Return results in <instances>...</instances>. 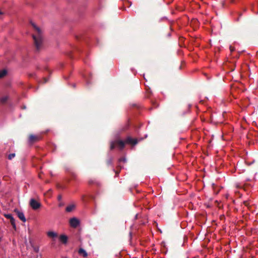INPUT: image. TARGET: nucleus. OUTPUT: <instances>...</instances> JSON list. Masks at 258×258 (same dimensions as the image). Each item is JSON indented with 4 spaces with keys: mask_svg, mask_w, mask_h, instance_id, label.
<instances>
[{
    "mask_svg": "<svg viewBox=\"0 0 258 258\" xmlns=\"http://www.w3.org/2000/svg\"><path fill=\"white\" fill-rule=\"evenodd\" d=\"M230 48L231 51L233 50V49H231V46H230Z\"/></svg>",
    "mask_w": 258,
    "mask_h": 258,
    "instance_id": "obj_24",
    "label": "nucleus"
},
{
    "mask_svg": "<svg viewBox=\"0 0 258 258\" xmlns=\"http://www.w3.org/2000/svg\"><path fill=\"white\" fill-rule=\"evenodd\" d=\"M138 140L137 139H133L130 137H128L124 141L122 140H117L111 142L110 144V149L112 150L116 146L119 148L120 149H122L125 145V144L131 145H136L138 143Z\"/></svg>",
    "mask_w": 258,
    "mask_h": 258,
    "instance_id": "obj_1",
    "label": "nucleus"
},
{
    "mask_svg": "<svg viewBox=\"0 0 258 258\" xmlns=\"http://www.w3.org/2000/svg\"><path fill=\"white\" fill-rule=\"evenodd\" d=\"M93 183V181H89V183H90V184H91V183Z\"/></svg>",
    "mask_w": 258,
    "mask_h": 258,
    "instance_id": "obj_22",
    "label": "nucleus"
},
{
    "mask_svg": "<svg viewBox=\"0 0 258 258\" xmlns=\"http://www.w3.org/2000/svg\"><path fill=\"white\" fill-rule=\"evenodd\" d=\"M75 208V206L73 205H70L66 207V210L68 212H71Z\"/></svg>",
    "mask_w": 258,
    "mask_h": 258,
    "instance_id": "obj_12",
    "label": "nucleus"
},
{
    "mask_svg": "<svg viewBox=\"0 0 258 258\" xmlns=\"http://www.w3.org/2000/svg\"><path fill=\"white\" fill-rule=\"evenodd\" d=\"M47 235L50 238H54L57 237V234L53 231H49L47 232Z\"/></svg>",
    "mask_w": 258,
    "mask_h": 258,
    "instance_id": "obj_7",
    "label": "nucleus"
},
{
    "mask_svg": "<svg viewBox=\"0 0 258 258\" xmlns=\"http://www.w3.org/2000/svg\"><path fill=\"white\" fill-rule=\"evenodd\" d=\"M5 216L6 218L10 219L12 225L13 226V228L15 229L16 228L15 220L14 218H13L12 215L9 214H6Z\"/></svg>",
    "mask_w": 258,
    "mask_h": 258,
    "instance_id": "obj_5",
    "label": "nucleus"
},
{
    "mask_svg": "<svg viewBox=\"0 0 258 258\" xmlns=\"http://www.w3.org/2000/svg\"><path fill=\"white\" fill-rule=\"evenodd\" d=\"M2 14V13L1 11H0V15Z\"/></svg>",
    "mask_w": 258,
    "mask_h": 258,
    "instance_id": "obj_26",
    "label": "nucleus"
},
{
    "mask_svg": "<svg viewBox=\"0 0 258 258\" xmlns=\"http://www.w3.org/2000/svg\"><path fill=\"white\" fill-rule=\"evenodd\" d=\"M47 82L46 80V79H45L44 82L45 83V82Z\"/></svg>",
    "mask_w": 258,
    "mask_h": 258,
    "instance_id": "obj_25",
    "label": "nucleus"
},
{
    "mask_svg": "<svg viewBox=\"0 0 258 258\" xmlns=\"http://www.w3.org/2000/svg\"><path fill=\"white\" fill-rule=\"evenodd\" d=\"M138 214H136V216H135V219H137V218H138Z\"/></svg>",
    "mask_w": 258,
    "mask_h": 258,
    "instance_id": "obj_21",
    "label": "nucleus"
},
{
    "mask_svg": "<svg viewBox=\"0 0 258 258\" xmlns=\"http://www.w3.org/2000/svg\"><path fill=\"white\" fill-rule=\"evenodd\" d=\"M118 162L120 163V162H126V159L124 157H122V158H120L119 160H118Z\"/></svg>",
    "mask_w": 258,
    "mask_h": 258,
    "instance_id": "obj_16",
    "label": "nucleus"
},
{
    "mask_svg": "<svg viewBox=\"0 0 258 258\" xmlns=\"http://www.w3.org/2000/svg\"><path fill=\"white\" fill-rule=\"evenodd\" d=\"M31 24L35 31V33L32 35V37L35 46L37 49L39 50L41 47L43 40L41 31L34 23L31 22Z\"/></svg>",
    "mask_w": 258,
    "mask_h": 258,
    "instance_id": "obj_2",
    "label": "nucleus"
},
{
    "mask_svg": "<svg viewBox=\"0 0 258 258\" xmlns=\"http://www.w3.org/2000/svg\"><path fill=\"white\" fill-rule=\"evenodd\" d=\"M61 196H60V195H59V196H58V200H61Z\"/></svg>",
    "mask_w": 258,
    "mask_h": 258,
    "instance_id": "obj_20",
    "label": "nucleus"
},
{
    "mask_svg": "<svg viewBox=\"0 0 258 258\" xmlns=\"http://www.w3.org/2000/svg\"><path fill=\"white\" fill-rule=\"evenodd\" d=\"M70 224L73 228L77 227L80 224L79 220L76 218H72L70 220Z\"/></svg>",
    "mask_w": 258,
    "mask_h": 258,
    "instance_id": "obj_4",
    "label": "nucleus"
},
{
    "mask_svg": "<svg viewBox=\"0 0 258 258\" xmlns=\"http://www.w3.org/2000/svg\"><path fill=\"white\" fill-rule=\"evenodd\" d=\"M59 239L60 241L64 244L67 243L68 241V237L66 235H60Z\"/></svg>",
    "mask_w": 258,
    "mask_h": 258,
    "instance_id": "obj_8",
    "label": "nucleus"
},
{
    "mask_svg": "<svg viewBox=\"0 0 258 258\" xmlns=\"http://www.w3.org/2000/svg\"><path fill=\"white\" fill-rule=\"evenodd\" d=\"M81 200L84 203H86L87 202V200L86 198V197L85 195H83L81 197Z\"/></svg>",
    "mask_w": 258,
    "mask_h": 258,
    "instance_id": "obj_15",
    "label": "nucleus"
},
{
    "mask_svg": "<svg viewBox=\"0 0 258 258\" xmlns=\"http://www.w3.org/2000/svg\"><path fill=\"white\" fill-rule=\"evenodd\" d=\"M115 174L116 175L118 174V172H117V171L115 172Z\"/></svg>",
    "mask_w": 258,
    "mask_h": 258,
    "instance_id": "obj_23",
    "label": "nucleus"
},
{
    "mask_svg": "<svg viewBox=\"0 0 258 258\" xmlns=\"http://www.w3.org/2000/svg\"><path fill=\"white\" fill-rule=\"evenodd\" d=\"M29 204L32 209L34 210L38 209L41 206V204L34 199H31L30 200Z\"/></svg>",
    "mask_w": 258,
    "mask_h": 258,
    "instance_id": "obj_3",
    "label": "nucleus"
},
{
    "mask_svg": "<svg viewBox=\"0 0 258 258\" xmlns=\"http://www.w3.org/2000/svg\"><path fill=\"white\" fill-rule=\"evenodd\" d=\"M78 252L80 254L83 255L84 257H86L88 255V254L86 250L82 248L79 249Z\"/></svg>",
    "mask_w": 258,
    "mask_h": 258,
    "instance_id": "obj_9",
    "label": "nucleus"
},
{
    "mask_svg": "<svg viewBox=\"0 0 258 258\" xmlns=\"http://www.w3.org/2000/svg\"><path fill=\"white\" fill-rule=\"evenodd\" d=\"M15 212L17 213L18 217L23 222H25L26 221V219L25 218V215L24 213L22 212H20L18 210H15Z\"/></svg>",
    "mask_w": 258,
    "mask_h": 258,
    "instance_id": "obj_6",
    "label": "nucleus"
},
{
    "mask_svg": "<svg viewBox=\"0 0 258 258\" xmlns=\"http://www.w3.org/2000/svg\"><path fill=\"white\" fill-rule=\"evenodd\" d=\"M15 157V153H11L8 155V158L9 160H12Z\"/></svg>",
    "mask_w": 258,
    "mask_h": 258,
    "instance_id": "obj_14",
    "label": "nucleus"
},
{
    "mask_svg": "<svg viewBox=\"0 0 258 258\" xmlns=\"http://www.w3.org/2000/svg\"><path fill=\"white\" fill-rule=\"evenodd\" d=\"M83 77L86 80V83H87V84H88L89 83V82L88 80L87 75L86 74H84L83 75Z\"/></svg>",
    "mask_w": 258,
    "mask_h": 258,
    "instance_id": "obj_17",
    "label": "nucleus"
},
{
    "mask_svg": "<svg viewBox=\"0 0 258 258\" xmlns=\"http://www.w3.org/2000/svg\"><path fill=\"white\" fill-rule=\"evenodd\" d=\"M38 139V137L34 135H30L29 137V141L31 142H34V141Z\"/></svg>",
    "mask_w": 258,
    "mask_h": 258,
    "instance_id": "obj_11",
    "label": "nucleus"
},
{
    "mask_svg": "<svg viewBox=\"0 0 258 258\" xmlns=\"http://www.w3.org/2000/svg\"><path fill=\"white\" fill-rule=\"evenodd\" d=\"M112 163V159H110L109 160H108L107 161V164L108 165H111Z\"/></svg>",
    "mask_w": 258,
    "mask_h": 258,
    "instance_id": "obj_18",
    "label": "nucleus"
},
{
    "mask_svg": "<svg viewBox=\"0 0 258 258\" xmlns=\"http://www.w3.org/2000/svg\"><path fill=\"white\" fill-rule=\"evenodd\" d=\"M7 74V71L5 70L0 71V78L4 77Z\"/></svg>",
    "mask_w": 258,
    "mask_h": 258,
    "instance_id": "obj_13",
    "label": "nucleus"
},
{
    "mask_svg": "<svg viewBox=\"0 0 258 258\" xmlns=\"http://www.w3.org/2000/svg\"><path fill=\"white\" fill-rule=\"evenodd\" d=\"M8 98L9 97L8 96H3L2 98H0V103H2V104L5 103L7 102V101L8 100Z\"/></svg>",
    "mask_w": 258,
    "mask_h": 258,
    "instance_id": "obj_10",
    "label": "nucleus"
},
{
    "mask_svg": "<svg viewBox=\"0 0 258 258\" xmlns=\"http://www.w3.org/2000/svg\"><path fill=\"white\" fill-rule=\"evenodd\" d=\"M34 250L36 252H38V251H39V248H38V247H34Z\"/></svg>",
    "mask_w": 258,
    "mask_h": 258,
    "instance_id": "obj_19",
    "label": "nucleus"
}]
</instances>
